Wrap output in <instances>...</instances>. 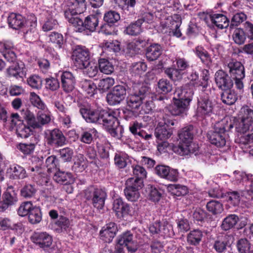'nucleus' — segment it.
<instances>
[{
  "label": "nucleus",
  "instance_id": "obj_1",
  "mask_svg": "<svg viewBox=\"0 0 253 253\" xmlns=\"http://www.w3.org/2000/svg\"><path fill=\"white\" fill-rule=\"evenodd\" d=\"M80 112L83 118L87 122L102 125L110 134L115 137L119 138L121 128L118 127L119 123L114 113L105 110L100 113L91 110L90 106H83Z\"/></svg>",
  "mask_w": 253,
  "mask_h": 253
},
{
  "label": "nucleus",
  "instance_id": "obj_2",
  "mask_svg": "<svg viewBox=\"0 0 253 253\" xmlns=\"http://www.w3.org/2000/svg\"><path fill=\"white\" fill-rule=\"evenodd\" d=\"M193 95V88L188 85L176 89L174 93L173 103L168 107L172 115H180L186 112Z\"/></svg>",
  "mask_w": 253,
  "mask_h": 253
},
{
  "label": "nucleus",
  "instance_id": "obj_3",
  "mask_svg": "<svg viewBox=\"0 0 253 253\" xmlns=\"http://www.w3.org/2000/svg\"><path fill=\"white\" fill-rule=\"evenodd\" d=\"M230 122L233 124V128L235 127L237 142L253 129V110L248 106H243L240 110L238 118L233 123L228 120Z\"/></svg>",
  "mask_w": 253,
  "mask_h": 253
},
{
  "label": "nucleus",
  "instance_id": "obj_4",
  "mask_svg": "<svg viewBox=\"0 0 253 253\" xmlns=\"http://www.w3.org/2000/svg\"><path fill=\"white\" fill-rule=\"evenodd\" d=\"M232 128L233 124L228 122V118H224L215 124L213 131L209 132V141L217 147H223L225 146L228 133Z\"/></svg>",
  "mask_w": 253,
  "mask_h": 253
},
{
  "label": "nucleus",
  "instance_id": "obj_5",
  "mask_svg": "<svg viewBox=\"0 0 253 253\" xmlns=\"http://www.w3.org/2000/svg\"><path fill=\"white\" fill-rule=\"evenodd\" d=\"M85 0H64L61 6L65 18L69 22L82 26L83 20L79 17L85 9ZM80 30L82 27H80Z\"/></svg>",
  "mask_w": 253,
  "mask_h": 253
},
{
  "label": "nucleus",
  "instance_id": "obj_6",
  "mask_svg": "<svg viewBox=\"0 0 253 253\" xmlns=\"http://www.w3.org/2000/svg\"><path fill=\"white\" fill-rule=\"evenodd\" d=\"M193 128L192 126H188L180 130L178 134L179 144L177 147L174 148V152L181 155H187L196 151L197 145L192 142Z\"/></svg>",
  "mask_w": 253,
  "mask_h": 253
},
{
  "label": "nucleus",
  "instance_id": "obj_7",
  "mask_svg": "<svg viewBox=\"0 0 253 253\" xmlns=\"http://www.w3.org/2000/svg\"><path fill=\"white\" fill-rule=\"evenodd\" d=\"M225 70L228 71L231 78L234 80L236 87L241 90L244 87L242 80L245 78L244 67L242 64L236 59H230L225 65Z\"/></svg>",
  "mask_w": 253,
  "mask_h": 253
},
{
  "label": "nucleus",
  "instance_id": "obj_8",
  "mask_svg": "<svg viewBox=\"0 0 253 253\" xmlns=\"http://www.w3.org/2000/svg\"><path fill=\"white\" fill-rule=\"evenodd\" d=\"M143 181L131 177L126 182L124 193L126 199L129 202H137L140 198L139 190L143 187Z\"/></svg>",
  "mask_w": 253,
  "mask_h": 253
},
{
  "label": "nucleus",
  "instance_id": "obj_9",
  "mask_svg": "<svg viewBox=\"0 0 253 253\" xmlns=\"http://www.w3.org/2000/svg\"><path fill=\"white\" fill-rule=\"evenodd\" d=\"M134 92L129 95L126 99L127 106L132 109H137L142 105L146 97L148 91L147 87L142 85H135L133 87Z\"/></svg>",
  "mask_w": 253,
  "mask_h": 253
},
{
  "label": "nucleus",
  "instance_id": "obj_10",
  "mask_svg": "<svg viewBox=\"0 0 253 253\" xmlns=\"http://www.w3.org/2000/svg\"><path fill=\"white\" fill-rule=\"evenodd\" d=\"M84 196L87 200H91L93 206L98 210L103 208L106 194L103 190L89 187L85 190Z\"/></svg>",
  "mask_w": 253,
  "mask_h": 253
},
{
  "label": "nucleus",
  "instance_id": "obj_11",
  "mask_svg": "<svg viewBox=\"0 0 253 253\" xmlns=\"http://www.w3.org/2000/svg\"><path fill=\"white\" fill-rule=\"evenodd\" d=\"M44 137L47 143L55 147L62 146L66 143V137L62 132L57 128L47 129L44 131Z\"/></svg>",
  "mask_w": 253,
  "mask_h": 253
},
{
  "label": "nucleus",
  "instance_id": "obj_12",
  "mask_svg": "<svg viewBox=\"0 0 253 253\" xmlns=\"http://www.w3.org/2000/svg\"><path fill=\"white\" fill-rule=\"evenodd\" d=\"M126 87L124 85H117L106 96V100L110 105L119 104L126 97Z\"/></svg>",
  "mask_w": 253,
  "mask_h": 253
},
{
  "label": "nucleus",
  "instance_id": "obj_13",
  "mask_svg": "<svg viewBox=\"0 0 253 253\" xmlns=\"http://www.w3.org/2000/svg\"><path fill=\"white\" fill-rule=\"evenodd\" d=\"M149 231L153 234H159L164 237H170L174 235L172 225L167 221L163 223L156 221L149 227Z\"/></svg>",
  "mask_w": 253,
  "mask_h": 253
},
{
  "label": "nucleus",
  "instance_id": "obj_14",
  "mask_svg": "<svg viewBox=\"0 0 253 253\" xmlns=\"http://www.w3.org/2000/svg\"><path fill=\"white\" fill-rule=\"evenodd\" d=\"M74 65L78 68L84 67L90 61L88 50L83 47L78 46L73 53Z\"/></svg>",
  "mask_w": 253,
  "mask_h": 253
},
{
  "label": "nucleus",
  "instance_id": "obj_15",
  "mask_svg": "<svg viewBox=\"0 0 253 253\" xmlns=\"http://www.w3.org/2000/svg\"><path fill=\"white\" fill-rule=\"evenodd\" d=\"M112 209L117 217L120 218L127 215L132 216L134 213V211L129 205L124 202L121 198H116L114 200Z\"/></svg>",
  "mask_w": 253,
  "mask_h": 253
},
{
  "label": "nucleus",
  "instance_id": "obj_16",
  "mask_svg": "<svg viewBox=\"0 0 253 253\" xmlns=\"http://www.w3.org/2000/svg\"><path fill=\"white\" fill-rule=\"evenodd\" d=\"M117 245H120L122 247H126L128 251L130 253L136 252L138 248L137 242L133 239V235L129 231L119 236Z\"/></svg>",
  "mask_w": 253,
  "mask_h": 253
},
{
  "label": "nucleus",
  "instance_id": "obj_17",
  "mask_svg": "<svg viewBox=\"0 0 253 253\" xmlns=\"http://www.w3.org/2000/svg\"><path fill=\"white\" fill-rule=\"evenodd\" d=\"M156 173L161 177L171 181L178 179V172L177 169L170 168L168 166L160 165L155 168Z\"/></svg>",
  "mask_w": 253,
  "mask_h": 253
},
{
  "label": "nucleus",
  "instance_id": "obj_18",
  "mask_svg": "<svg viewBox=\"0 0 253 253\" xmlns=\"http://www.w3.org/2000/svg\"><path fill=\"white\" fill-rule=\"evenodd\" d=\"M99 16L98 15H90L88 16L85 19L84 22L83 21L82 24V29L80 30V26L76 25L72 22L71 23L74 27H75V30L77 32H81L85 29H87L91 32H93L95 30L96 28L98 25Z\"/></svg>",
  "mask_w": 253,
  "mask_h": 253
},
{
  "label": "nucleus",
  "instance_id": "obj_19",
  "mask_svg": "<svg viewBox=\"0 0 253 253\" xmlns=\"http://www.w3.org/2000/svg\"><path fill=\"white\" fill-rule=\"evenodd\" d=\"M215 81L219 88L222 90L231 88L233 85V81L223 70H218L215 74Z\"/></svg>",
  "mask_w": 253,
  "mask_h": 253
},
{
  "label": "nucleus",
  "instance_id": "obj_20",
  "mask_svg": "<svg viewBox=\"0 0 253 253\" xmlns=\"http://www.w3.org/2000/svg\"><path fill=\"white\" fill-rule=\"evenodd\" d=\"M15 48L12 42L6 41L0 42V52L9 62H13L16 58Z\"/></svg>",
  "mask_w": 253,
  "mask_h": 253
},
{
  "label": "nucleus",
  "instance_id": "obj_21",
  "mask_svg": "<svg viewBox=\"0 0 253 253\" xmlns=\"http://www.w3.org/2000/svg\"><path fill=\"white\" fill-rule=\"evenodd\" d=\"M213 103L208 98H201L198 102L197 114L201 116H209L213 113Z\"/></svg>",
  "mask_w": 253,
  "mask_h": 253
},
{
  "label": "nucleus",
  "instance_id": "obj_22",
  "mask_svg": "<svg viewBox=\"0 0 253 253\" xmlns=\"http://www.w3.org/2000/svg\"><path fill=\"white\" fill-rule=\"evenodd\" d=\"M6 176L11 179H23L28 175L25 169L20 165H10L6 169Z\"/></svg>",
  "mask_w": 253,
  "mask_h": 253
},
{
  "label": "nucleus",
  "instance_id": "obj_23",
  "mask_svg": "<svg viewBox=\"0 0 253 253\" xmlns=\"http://www.w3.org/2000/svg\"><path fill=\"white\" fill-rule=\"evenodd\" d=\"M117 232V227L114 222H110L104 226L100 231L101 239L107 243L111 242Z\"/></svg>",
  "mask_w": 253,
  "mask_h": 253
},
{
  "label": "nucleus",
  "instance_id": "obj_24",
  "mask_svg": "<svg viewBox=\"0 0 253 253\" xmlns=\"http://www.w3.org/2000/svg\"><path fill=\"white\" fill-rule=\"evenodd\" d=\"M62 86L67 92L72 91L75 87L76 80L73 74L68 71L62 72L61 75Z\"/></svg>",
  "mask_w": 253,
  "mask_h": 253
},
{
  "label": "nucleus",
  "instance_id": "obj_25",
  "mask_svg": "<svg viewBox=\"0 0 253 253\" xmlns=\"http://www.w3.org/2000/svg\"><path fill=\"white\" fill-rule=\"evenodd\" d=\"M32 240L41 248L49 247L52 243V237L46 232L35 233Z\"/></svg>",
  "mask_w": 253,
  "mask_h": 253
},
{
  "label": "nucleus",
  "instance_id": "obj_26",
  "mask_svg": "<svg viewBox=\"0 0 253 253\" xmlns=\"http://www.w3.org/2000/svg\"><path fill=\"white\" fill-rule=\"evenodd\" d=\"M7 73L9 76L23 78L26 73L25 65L21 61L14 63L7 69Z\"/></svg>",
  "mask_w": 253,
  "mask_h": 253
},
{
  "label": "nucleus",
  "instance_id": "obj_27",
  "mask_svg": "<svg viewBox=\"0 0 253 253\" xmlns=\"http://www.w3.org/2000/svg\"><path fill=\"white\" fill-rule=\"evenodd\" d=\"M51 113L46 107L45 110L39 111L37 114V122L35 126L37 128L42 127L43 126L49 124L51 120Z\"/></svg>",
  "mask_w": 253,
  "mask_h": 253
},
{
  "label": "nucleus",
  "instance_id": "obj_28",
  "mask_svg": "<svg viewBox=\"0 0 253 253\" xmlns=\"http://www.w3.org/2000/svg\"><path fill=\"white\" fill-rule=\"evenodd\" d=\"M88 166V162L83 154H79L74 159V165L72 169L76 172L84 171Z\"/></svg>",
  "mask_w": 253,
  "mask_h": 253
},
{
  "label": "nucleus",
  "instance_id": "obj_29",
  "mask_svg": "<svg viewBox=\"0 0 253 253\" xmlns=\"http://www.w3.org/2000/svg\"><path fill=\"white\" fill-rule=\"evenodd\" d=\"M162 52V47L160 44L157 43L152 44L146 49V58L150 61L156 60L161 55Z\"/></svg>",
  "mask_w": 253,
  "mask_h": 253
},
{
  "label": "nucleus",
  "instance_id": "obj_30",
  "mask_svg": "<svg viewBox=\"0 0 253 253\" xmlns=\"http://www.w3.org/2000/svg\"><path fill=\"white\" fill-rule=\"evenodd\" d=\"M7 21L11 28L18 29L24 25L25 20L21 14L11 13L8 17Z\"/></svg>",
  "mask_w": 253,
  "mask_h": 253
},
{
  "label": "nucleus",
  "instance_id": "obj_31",
  "mask_svg": "<svg viewBox=\"0 0 253 253\" xmlns=\"http://www.w3.org/2000/svg\"><path fill=\"white\" fill-rule=\"evenodd\" d=\"M211 22L218 29L226 28L229 26V20L222 14H214L210 16Z\"/></svg>",
  "mask_w": 253,
  "mask_h": 253
},
{
  "label": "nucleus",
  "instance_id": "obj_32",
  "mask_svg": "<svg viewBox=\"0 0 253 253\" xmlns=\"http://www.w3.org/2000/svg\"><path fill=\"white\" fill-rule=\"evenodd\" d=\"M80 86L88 97H91L97 91V86L92 81L83 80L80 83Z\"/></svg>",
  "mask_w": 253,
  "mask_h": 253
},
{
  "label": "nucleus",
  "instance_id": "obj_33",
  "mask_svg": "<svg viewBox=\"0 0 253 253\" xmlns=\"http://www.w3.org/2000/svg\"><path fill=\"white\" fill-rule=\"evenodd\" d=\"M166 187L168 192L173 196H183L186 195L188 192V188L183 185L168 184L166 185Z\"/></svg>",
  "mask_w": 253,
  "mask_h": 253
},
{
  "label": "nucleus",
  "instance_id": "obj_34",
  "mask_svg": "<svg viewBox=\"0 0 253 253\" xmlns=\"http://www.w3.org/2000/svg\"><path fill=\"white\" fill-rule=\"evenodd\" d=\"M53 179L57 183L62 184L73 183L74 181L71 173L65 172L59 170L55 173Z\"/></svg>",
  "mask_w": 253,
  "mask_h": 253
},
{
  "label": "nucleus",
  "instance_id": "obj_35",
  "mask_svg": "<svg viewBox=\"0 0 253 253\" xmlns=\"http://www.w3.org/2000/svg\"><path fill=\"white\" fill-rule=\"evenodd\" d=\"M172 133L171 128H167L165 126L159 125L155 130V135L157 139L166 140L169 138Z\"/></svg>",
  "mask_w": 253,
  "mask_h": 253
},
{
  "label": "nucleus",
  "instance_id": "obj_36",
  "mask_svg": "<svg viewBox=\"0 0 253 253\" xmlns=\"http://www.w3.org/2000/svg\"><path fill=\"white\" fill-rule=\"evenodd\" d=\"M194 52L203 63L209 66L211 65L212 59L211 55L203 46H197Z\"/></svg>",
  "mask_w": 253,
  "mask_h": 253
},
{
  "label": "nucleus",
  "instance_id": "obj_37",
  "mask_svg": "<svg viewBox=\"0 0 253 253\" xmlns=\"http://www.w3.org/2000/svg\"><path fill=\"white\" fill-rule=\"evenodd\" d=\"M103 50L106 54H109L111 52H118L121 49L120 42L117 40L105 41L102 46Z\"/></svg>",
  "mask_w": 253,
  "mask_h": 253
},
{
  "label": "nucleus",
  "instance_id": "obj_38",
  "mask_svg": "<svg viewBox=\"0 0 253 253\" xmlns=\"http://www.w3.org/2000/svg\"><path fill=\"white\" fill-rule=\"evenodd\" d=\"M239 221V217L235 214H230L222 221L221 228L227 231L233 228Z\"/></svg>",
  "mask_w": 253,
  "mask_h": 253
},
{
  "label": "nucleus",
  "instance_id": "obj_39",
  "mask_svg": "<svg viewBox=\"0 0 253 253\" xmlns=\"http://www.w3.org/2000/svg\"><path fill=\"white\" fill-rule=\"evenodd\" d=\"M206 207L207 210L214 215L220 214L224 210L222 204L216 200L209 201Z\"/></svg>",
  "mask_w": 253,
  "mask_h": 253
},
{
  "label": "nucleus",
  "instance_id": "obj_40",
  "mask_svg": "<svg viewBox=\"0 0 253 253\" xmlns=\"http://www.w3.org/2000/svg\"><path fill=\"white\" fill-rule=\"evenodd\" d=\"M143 20H138L135 23L128 25L126 29L125 32L129 35H136L140 34L142 31L141 25Z\"/></svg>",
  "mask_w": 253,
  "mask_h": 253
},
{
  "label": "nucleus",
  "instance_id": "obj_41",
  "mask_svg": "<svg viewBox=\"0 0 253 253\" xmlns=\"http://www.w3.org/2000/svg\"><path fill=\"white\" fill-rule=\"evenodd\" d=\"M98 66L100 72L105 74H111L114 70V66L112 63L104 58L99 60Z\"/></svg>",
  "mask_w": 253,
  "mask_h": 253
},
{
  "label": "nucleus",
  "instance_id": "obj_42",
  "mask_svg": "<svg viewBox=\"0 0 253 253\" xmlns=\"http://www.w3.org/2000/svg\"><path fill=\"white\" fill-rule=\"evenodd\" d=\"M98 64L94 61H90L84 66V67L81 68L84 70V72L90 77H95L98 73Z\"/></svg>",
  "mask_w": 253,
  "mask_h": 253
},
{
  "label": "nucleus",
  "instance_id": "obj_43",
  "mask_svg": "<svg viewBox=\"0 0 253 253\" xmlns=\"http://www.w3.org/2000/svg\"><path fill=\"white\" fill-rule=\"evenodd\" d=\"M203 237V233L199 230L191 231L187 236V242L191 245H197L199 244Z\"/></svg>",
  "mask_w": 253,
  "mask_h": 253
},
{
  "label": "nucleus",
  "instance_id": "obj_44",
  "mask_svg": "<svg viewBox=\"0 0 253 253\" xmlns=\"http://www.w3.org/2000/svg\"><path fill=\"white\" fill-rule=\"evenodd\" d=\"M147 66L144 62L139 61L132 64L130 71L134 75H141L147 70Z\"/></svg>",
  "mask_w": 253,
  "mask_h": 253
},
{
  "label": "nucleus",
  "instance_id": "obj_45",
  "mask_svg": "<svg viewBox=\"0 0 253 253\" xmlns=\"http://www.w3.org/2000/svg\"><path fill=\"white\" fill-rule=\"evenodd\" d=\"M42 218V214L39 207L35 206L28 215L29 221L32 224L39 223Z\"/></svg>",
  "mask_w": 253,
  "mask_h": 253
},
{
  "label": "nucleus",
  "instance_id": "obj_46",
  "mask_svg": "<svg viewBox=\"0 0 253 253\" xmlns=\"http://www.w3.org/2000/svg\"><path fill=\"white\" fill-rule=\"evenodd\" d=\"M249 175V174H247L245 172L235 170L232 176V182L235 184H242L245 186Z\"/></svg>",
  "mask_w": 253,
  "mask_h": 253
},
{
  "label": "nucleus",
  "instance_id": "obj_47",
  "mask_svg": "<svg viewBox=\"0 0 253 253\" xmlns=\"http://www.w3.org/2000/svg\"><path fill=\"white\" fill-rule=\"evenodd\" d=\"M22 226V225L21 223L14 224L10 219L7 218H3L0 221V230H2L21 229Z\"/></svg>",
  "mask_w": 253,
  "mask_h": 253
},
{
  "label": "nucleus",
  "instance_id": "obj_48",
  "mask_svg": "<svg viewBox=\"0 0 253 253\" xmlns=\"http://www.w3.org/2000/svg\"><path fill=\"white\" fill-rule=\"evenodd\" d=\"M29 99L32 104L39 109L45 110L47 107L40 96L34 92H30Z\"/></svg>",
  "mask_w": 253,
  "mask_h": 253
},
{
  "label": "nucleus",
  "instance_id": "obj_49",
  "mask_svg": "<svg viewBox=\"0 0 253 253\" xmlns=\"http://www.w3.org/2000/svg\"><path fill=\"white\" fill-rule=\"evenodd\" d=\"M221 97L222 102L229 105L233 104L237 99V95L234 91L226 90L222 93Z\"/></svg>",
  "mask_w": 253,
  "mask_h": 253
},
{
  "label": "nucleus",
  "instance_id": "obj_50",
  "mask_svg": "<svg viewBox=\"0 0 253 253\" xmlns=\"http://www.w3.org/2000/svg\"><path fill=\"white\" fill-rule=\"evenodd\" d=\"M246 34H245V31L241 28L236 29L232 35L233 41L238 44L244 43L246 40Z\"/></svg>",
  "mask_w": 253,
  "mask_h": 253
},
{
  "label": "nucleus",
  "instance_id": "obj_51",
  "mask_svg": "<svg viewBox=\"0 0 253 253\" xmlns=\"http://www.w3.org/2000/svg\"><path fill=\"white\" fill-rule=\"evenodd\" d=\"M32 128L30 126L22 123L16 128L17 135L21 138H27L31 134Z\"/></svg>",
  "mask_w": 253,
  "mask_h": 253
},
{
  "label": "nucleus",
  "instance_id": "obj_52",
  "mask_svg": "<svg viewBox=\"0 0 253 253\" xmlns=\"http://www.w3.org/2000/svg\"><path fill=\"white\" fill-rule=\"evenodd\" d=\"M115 84L114 79L111 77H107L99 80L98 84L99 90L103 91L109 89Z\"/></svg>",
  "mask_w": 253,
  "mask_h": 253
},
{
  "label": "nucleus",
  "instance_id": "obj_53",
  "mask_svg": "<svg viewBox=\"0 0 253 253\" xmlns=\"http://www.w3.org/2000/svg\"><path fill=\"white\" fill-rule=\"evenodd\" d=\"M128 156L125 153H116L114 158L115 164L120 169L125 168L126 165Z\"/></svg>",
  "mask_w": 253,
  "mask_h": 253
},
{
  "label": "nucleus",
  "instance_id": "obj_54",
  "mask_svg": "<svg viewBox=\"0 0 253 253\" xmlns=\"http://www.w3.org/2000/svg\"><path fill=\"white\" fill-rule=\"evenodd\" d=\"M147 189L149 193L148 196L150 200L154 202H159L162 197V194L158 190L151 185H148Z\"/></svg>",
  "mask_w": 253,
  "mask_h": 253
},
{
  "label": "nucleus",
  "instance_id": "obj_55",
  "mask_svg": "<svg viewBox=\"0 0 253 253\" xmlns=\"http://www.w3.org/2000/svg\"><path fill=\"white\" fill-rule=\"evenodd\" d=\"M165 72L173 81L181 79L183 74L175 67V68H168L166 69Z\"/></svg>",
  "mask_w": 253,
  "mask_h": 253
},
{
  "label": "nucleus",
  "instance_id": "obj_56",
  "mask_svg": "<svg viewBox=\"0 0 253 253\" xmlns=\"http://www.w3.org/2000/svg\"><path fill=\"white\" fill-rule=\"evenodd\" d=\"M34 207L31 202H24L19 207L18 213L21 216L28 215Z\"/></svg>",
  "mask_w": 253,
  "mask_h": 253
},
{
  "label": "nucleus",
  "instance_id": "obj_57",
  "mask_svg": "<svg viewBox=\"0 0 253 253\" xmlns=\"http://www.w3.org/2000/svg\"><path fill=\"white\" fill-rule=\"evenodd\" d=\"M120 19L119 13L115 11H109L106 12L104 16V21L109 24L115 23Z\"/></svg>",
  "mask_w": 253,
  "mask_h": 253
},
{
  "label": "nucleus",
  "instance_id": "obj_58",
  "mask_svg": "<svg viewBox=\"0 0 253 253\" xmlns=\"http://www.w3.org/2000/svg\"><path fill=\"white\" fill-rule=\"evenodd\" d=\"M158 87L161 92L167 93L171 91L172 85L168 80L162 79L158 83Z\"/></svg>",
  "mask_w": 253,
  "mask_h": 253
},
{
  "label": "nucleus",
  "instance_id": "obj_59",
  "mask_svg": "<svg viewBox=\"0 0 253 253\" xmlns=\"http://www.w3.org/2000/svg\"><path fill=\"white\" fill-rule=\"evenodd\" d=\"M140 41H135L128 43L126 46V52L131 55L138 52L143 46V45H140Z\"/></svg>",
  "mask_w": 253,
  "mask_h": 253
},
{
  "label": "nucleus",
  "instance_id": "obj_60",
  "mask_svg": "<svg viewBox=\"0 0 253 253\" xmlns=\"http://www.w3.org/2000/svg\"><path fill=\"white\" fill-rule=\"evenodd\" d=\"M3 204L5 205L4 208L13 205L17 201V195L14 191L6 192L3 195Z\"/></svg>",
  "mask_w": 253,
  "mask_h": 253
},
{
  "label": "nucleus",
  "instance_id": "obj_61",
  "mask_svg": "<svg viewBox=\"0 0 253 253\" xmlns=\"http://www.w3.org/2000/svg\"><path fill=\"white\" fill-rule=\"evenodd\" d=\"M225 196L226 201L233 206L238 205L240 201V197L238 192L236 191L229 192L226 194Z\"/></svg>",
  "mask_w": 253,
  "mask_h": 253
},
{
  "label": "nucleus",
  "instance_id": "obj_62",
  "mask_svg": "<svg viewBox=\"0 0 253 253\" xmlns=\"http://www.w3.org/2000/svg\"><path fill=\"white\" fill-rule=\"evenodd\" d=\"M36 189L31 184L25 185L21 190V195L25 198L33 197L36 193Z\"/></svg>",
  "mask_w": 253,
  "mask_h": 253
},
{
  "label": "nucleus",
  "instance_id": "obj_63",
  "mask_svg": "<svg viewBox=\"0 0 253 253\" xmlns=\"http://www.w3.org/2000/svg\"><path fill=\"white\" fill-rule=\"evenodd\" d=\"M237 246L240 253H251V245L246 239H241L239 240Z\"/></svg>",
  "mask_w": 253,
  "mask_h": 253
},
{
  "label": "nucleus",
  "instance_id": "obj_64",
  "mask_svg": "<svg viewBox=\"0 0 253 253\" xmlns=\"http://www.w3.org/2000/svg\"><path fill=\"white\" fill-rule=\"evenodd\" d=\"M55 225L61 231H67L70 226V221L68 218L63 216H59L55 222Z\"/></svg>",
  "mask_w": 253,
  "mask_h": 253
}]
</instances>
